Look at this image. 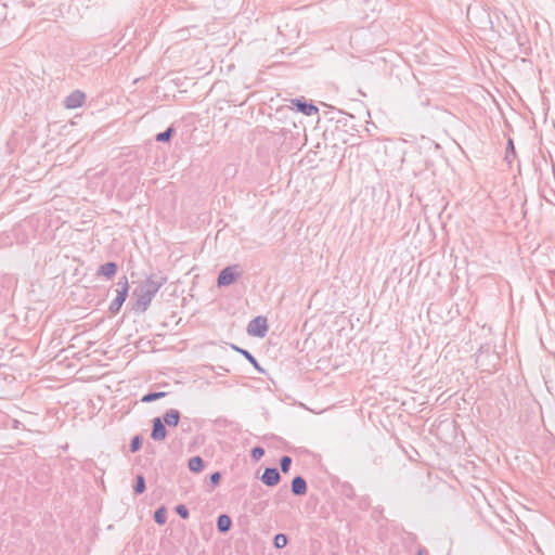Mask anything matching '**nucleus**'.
Instances as JSON below:
<instances>
[{
    "instance_id": "nucleus-1",
    "label": "nucleus",
    "mask_w": 555,
    "mask_h": 555,
    "mask_svg": "<svg viewBox=\"0 0 555 555\" xmlns=\"http://www.w3.org/2000/svg\"><path fill=\"white\" fill-rule=\"evenodd\" d=\"M167 283V276L162 273H151L141 281L133 291L135 302L133 310L145 312L157 292Z\"/></svg>"
},
{
    "instance_id": "nucleus-2",
    "label": "nucleus",
    "mask_w": 555,
    "mask_h": 555,
    "mask_svg": "<svg viewBox=\"0 0 555 555\" xmlns=\"http://www.w3.org/2000/svg\"><path fill=\"white\" fill-rule=\"evenodd\" d=\"M129 291V283L127 276H122L117 282V288H116V297L109 305V312L112 314H117L125 302Z\"/></svg>"
},
{
    "instance_id": "nucleus-3",
    "label": "nucleus",
    "mask_w": 555,
    "mask_h": 555,
    "mask_svg": "<svg viewBox=\"0 0 555 555\" xmlns=\"http://www.w3.org/2000/svg\"><path fill=\"white\" fill-rule=\"evenodd\" d=\"M268 332V322L264 317L254 318L247 325V333L250 336L264 337Z\"/></svg>"
},
{
    "instance_id": "nucleus-4",
    "label": "nucleus",
    "mask_w": 555,
    "mask_h": 555,
    "mask_svg": "<svg viewBox=\"0 0 555 555\" xmlns=\"http://www.w3.org/2000/svg\"><path fill=\"white\" fill-rule=\"evenodd\" d=\"M86 101V94L80 90L73 91L64 100V105L68 109L80 107Z\"/></svg>"
},
{
    "instance_id": "nucleus-5",
    "label": "nucleus",
    "mask_w": 555,
    "mask_h": 555,
    "mask_svg": "<svg viewBox=\"0 0 555 555\" xmlns=\"http://www.w3.org/2000/svg\"><path fill=\"white\" fill-rule=\"evenodd\" d=\"M151 438L154 441H163L167 437V429L160 417H155L153 421Z\"/></svg>"
},
{
    "instance_id": "nucleus-6",
    "label": "nucleus",
    "mask_w": 555,
    "mask_h": 555,
    "mask_svg": "<svg viewBox=\"0 0 555 555\" xmlns=\"http://www.w3.org/2000/svg\"><path fill=\"white\" fill-rule=\"evenodd\" d=\"M236 267H227L224 268L218 276L217 284L219 287L228 286L232 284L236 279L240 278V274L234 273V269Z\"/></svg>"
},
{
    "instance_id": "nucleus-7",
    "label": "nucleus",
    "mask_w": 555,
    "mask_h": 555,
    "mask_svg": "<svg viewBox=\"0 0 555 555\" xmlns=\"http://www.w3.org/2000/svg\"><path fill=\"white\" fill-rule=\"evenodd\" d=\"M261 481L268 487L276 486L281 480V475L275 467H267L261 475Z\"/></svg>"
},
{
    "instance_id": "nucleus-8",
    "label": "nucleus",
    "mask_w": 555,
    "mask_h": 555,
    "mask_svg": "<svg viewBox=\"0 0 555 555\" xmlns=\"http://www.w3.org/2000/svg\"><path fill=\"white\" fill-rule=\"evenodd\" d=\"M292 104L294 106H296L297 111L307 115V116H312V115H315L319 109L318 107L312 104V103H308L306 101H302L300 99H294L292 100Z\"/></svg>"
},
{
    "instance_id": "nucleus-9",
    "label": "nucleus",
    "mask_w": 555,
    "mask_h": 555,
    "mask_svg": "<svg viewBox=\"0 0 555 555\" xmlns=\"http://www.w3.org/2000/svg\"><path fill=\"white\" fill-rule=\"evenodd\" d=\"M291 489L294 495H305L307 493V482L304 477L296 476L291 483Z\"/></svg>"
},
{
    "instance_id": "nucleus-10",
    "label": "nucleus",
    "mask_w": 555,
    "mask_h": 555,
    "mask_svg": "<svg viewBox=\"0 0 555 555\" xmlns=\"http://www.w3.org/2000/svg\"><path fill=\"white\" fill-rule=\"evenodd\" d=\"M165 424V426L169 427H176L179 424L180 421V412L176 409L168 410L162 420Z\"/></svg>"
},
{
    "instance_id": "nucleus-11",
    "label": "nucleus",
    "mask_w": 555,
    "mask_h": 555,
    "mask_svg": "<svg viewBox=\"0 0 555 555\" xmlns=\"http://www.w3.org/2000/svg\"><path fill=\"white\" fill-rule=\"evenodd\" d=\"M117 269L118 267L115 262H106L99 268L98 274L111 279L116 274Z\"/></svg>"
},
{
    "instance_id": "nucleus-12",
    "label": "nucleus",
    "mask_w": 555,
    "mask_h": 555,
    "mask_svg": "<svg viewBox=\"0 0 555 555\" xmlns=\"http://www.w3.org/2000/svg\"><path fill=\"white\" fill-rule=\"evenodd\" d=\"M231 525H232V520L231 518L225 515V514H222L218 517L217 519V529L219 530V532L221 533H225L230 530L231 528Z\"/></svg>"
},
{
    "instance_id": "nucleus-13",
    "label": "nucleus",
    "mask_w": 555,
    "mask_h": 555,
    "mask_svg": "<svg viewBox=\"0 0 555 555\" xmlns=\"http://www.w3.org/2000/svg\"><path fill=\"white\" fill-rule=\"evenodd\" d=\"M233 348L240 352L249 363L254 365L258 371L263 372L262 367H260L256 358L248 351L238 347L233 346Z\"/></svg>"
},
{
    "instance_id": "nucleus-14",
    "label": "nucleus",
    "mask_w": 555,
    "mask_h": 555,
    "mask_svg": "<svg viewBox=\"0 0 555 555\" xmlns=\"http://www.w3.org/2000/svg\"><path fill=\"white\" fill-rule=\"evenodd\" d=\"M189 469L193 473H199L204 468V461L201 456H193L189 460Z\"/></svg>"
},
{
    "instance_id": "nucleus-15",
    "label": "nucleus",
    "mask_w": 555,
    "mask_h": 555,
    "mask_svg": "<svg viewBox=\"0 0 555 555\" xmlns=\"http://www.w3.org/2000/svg\"><path fill=\"white\" fill-rule=\"evenodd\" d=\"M166 395L167 393L164 391L149 392L142 397L141 401L144 403H150V402H153L155 400L166 397Z\"/></svg>"
},
{
    "instance_id": "nucleus-16",
    "label": "nucleus",
    "mask_w": 555,
    "mask_h": 555,
    "mask_svg": "<svg viewBox=\"0 0 555 555\" xmlns=\"http://www.w3.org/2000/svg\"><path fill=\"white\" fill-rule=\"evenodd\" d=\"M145 479L142 475L137 476L135 485L133 487L135 494H141L145 491Z\"/></svg>"
},
{
    "instance_id": "nucleus-17",
    "label": "nucleus",
    "mask_w": 555,
    "mask_h": 555,
    "mask_svg": "<svg viewBox=\"0 0 555 555\" xmlns=\"http://www.w3.org/2000/svg\"><path fill=\"white\" fill-rule=\"evenodd\" d=\"M154 520L156 524L158 525H164L166 524V509L165 507H159L155 511L154 513Z\"/></svg>"
},
{
    "instance_id": "nucleus-18",
    "label": "nucleus",
    "mask_w": 555,
    "mask_h": 555,
    "mask_svg": "<svg viewBox=\"0 0 555 555\" xmlns=\"http://www.w3.org/2000/svg\"><path fill=\"white\" fill-rule=\"evenodd\" d=\"M288 542V539L287 537L284 534V533H278L275 537H274V540H273V543H274V546L276 548H283L286 546Z\"/></svg>"
},
{
    "instance_id": "nucleus-19",
    "label": "nucleus",
    "mask_w": 555,
    "mask_h": 555,
    "mask_svg": "<svg viewBox=\"0 0 555 555\" xmlns=\"http://www.w3.org/2000/svg\"><path fill=\"white\" fill-rule=\"evenodd\" d=\"M173 131L175 130L172 127L167 128L165 131H163L156 135V141L168 142L170 140V138L172 137Z\"/></svg>"
},
{
    "instance_id": "nucleus-20",
    "label": "nucleus",
    "mask_w": 555,
    "mask_h": 555,
    "mask_svg": "<svg viewBox=\"0 0 555 555\" xmlns=\"http://www.w3.org/2000/svg\"><path fill=\"white\" fill-rule=\"evenodd\" d=\"M292 465V457L288 455H284L280 459V467L281 470L286 474L289 472Z\"/></svg>"
},
{
    "instance_id": "nucleus-21",
    "label": "nucleus",
    "mask_w": 555,
    "mask_h": 555,
    "mask_svg": "<svg viewBox=\"0 0 555 555\" xmlns=\"http://www.w3.org/2000/svg\"><path fill=\"white\" fill-rule=\"evenodd\" d=\"M141 446H142V438H141V436L137 435L132 438V440L130 442V451L134 453L140 450Z\"/></svg>"
},
{
    "instance_id": "nucleus-22",
    "label": "nucleus",
    "mask_w": 555,
    "mask_h": 555,
    "mask_svg": "<svg viewBox=\"0 0 555 555\" xmlns=\"http://www.w3.org/2000/svg\"><path fill=\"white\" fill-rule=\"evenodd\" d=\"M250 454L254 461H259L263 456L264 450L261 447H255Z\"/></svg>"
},
{
    "instance_id": "nucleus-23",
    "label": "nucleus",
    "mask_w": 555,
    "mask_h": 555,
    "mask_svg": "<svg viewBox=\"0 0 555 555\" xmlns=\"http://www.w3.org/2000/svg\"><path fill=\"white\" fill-rule=\"evenodd\" d=\"M176 512H177V514H178L181 518H183V519L189 518V509L186 508V506H185V505H183V504L178 505V506L176 507Z\"/></svg>"
},
{
    "instance_id": "nucleus-24",
    "label": "nucleus",
    "mask_w": 555,
    "mask_h": 555,
    "mask_svg": "<svg viewBox=\"0 0 555 555\" xmlns=\"http://www.w3.org/2000/svg\"><path fill=\"white\" fill-rule=\"evenodd\" d=\"M220 479H221V474L219 472L212 473L209 477L211 485H218Z\"/></svg>"
},
{
    "instance_id": "nucleus-25",
    "label": "nucleus",
    "mask_w": 555,
    "mask_h": 555,
    "mask_svg": "<svg viewBox=\"0 0 555 555\" xmlns=\"http://www.w3.org/2000/svg\"><path fill=\"white\" fill-rule=\"evenodd\" d=\"M512 151L514 153V144H513V141L509 139L508 140V144H507V154H506V159H508V152Z\"/></svg>"
},
{
    "instance_id": "nucleus-26",
    "label": "nucleus",
    "mask_w": 555,
    "mask_h": 555,
    "mask_svg": "<svg viewBox=\"0 0 555 555\" xmlns=\"http://www.w3.org/2000/svg\"><path fill=\"white\" fill-rule=\"evenodd\" d=\"M425 553H427V551H426V550H420V551H418V555H424Z\"/></svg>"
}]
</instances>
